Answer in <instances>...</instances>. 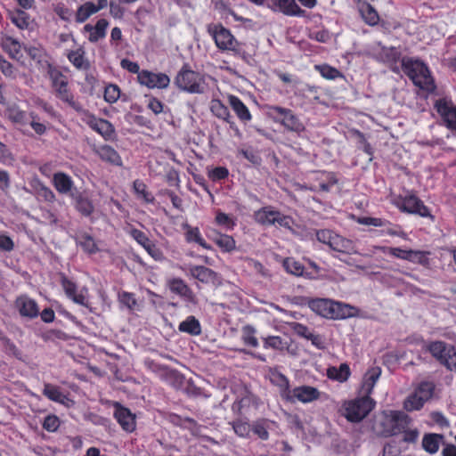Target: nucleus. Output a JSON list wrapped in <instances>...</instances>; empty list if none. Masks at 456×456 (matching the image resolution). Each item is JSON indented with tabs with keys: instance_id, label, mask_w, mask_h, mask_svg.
I'll use <instances>...</instances> for the list:
<instances>
[{
	"instance_id": "nucleus-1",
	"label": "nucleus",
	"mask_w": 456,
	"mask_h": 456,
	"mask_svg": "<svg viewBox=\"0 0 456 456\" xmlns=\"http://www.w3.org/2000/svg\"><path fill=\"white\" fill-rule=\"evenodd\" d=\"M308 306L317 314L332 320H343L358 315L359 310L349 305L328 298H314L308 301Z\"/></svg>"
},
{
	"instance_id": "nucleus-2",
	"label": "nucleus",
	"mask_w": 456,
	"mask_h": 456,
	"mask_svg": "<svg viewBox=\"0 0 456 456\" xmlns=\"http://www.w3.org/2000/svg\"><path fill=\"white\" fill-rule=\"evenodd\" d=\"M402 67L404 73L413 84L422 90L432 93L436 90L434 78L428 66L421 61L411 58H403Z\"/></svg>"
},
{
	"instance_id": "nucleus-3",
	"label": "nucleus",
	"mask_w": 456,
	"mask_h": 456,
	"mask_svg": "<svg viewBox=\"0 0 456 456\" xmlns=\"http://www.w3.org/2000/svg\"><path fill=\"white\" fill-rule=\"evenodd\" d=\"M47 74L56 96L62 102H66L76 111H83L84 110L82 105L75 101L74 95L69 88L68 77L54 66H49Z\"/></svg>"
},
{
	"instance_id": "nucleus-4",
	"label": "nucleus",
	"mask_w": 456,
	"mask_h": 456,
	"mask_svg": "<svg viewBox=\"0 0 456 456\" xmlns=\"http://www.w3.org/2000/svg\"><path fill=\"white\" fill-rule=\"evenodd\" d=\"M411 418L401 411H385L382 412L379 432L385 436H396L411 426Z\"/></svg>"
},
{
	"instance_id": "nucleus-5",
	"label": "nucleus",
	"mask_w": 456,
	"mask_h": 456,
	"mask_svg": "<svg viewBox=\"0 0 456 456\" xmlns=\"http://www.w3.org/2000/svg\"><path fill=\"white\" fill-rule=\"evenodd\" d=\"M207 31L211 36L216 47L221 51H232L237 54L241 53V44L231 31L220 23H210Z\"/></svg>"
},
{
	"instance_id": "nucleus-6",
	"label": "nucleus",
	"mask_w": 456,
	"mask_h": 456,
	"mask_svg": "<svg viewBox=\"0 0 456 456\" xmlns=\"http://www.w3.org/2000/svg\"><path fill=\"white\" fill-rule=\"evenodd\" d=\"M316 239L331 249L343 254H356L354 243L329 229L316 230Z\"/></svg>"
},
{
	"instance_id": "nucleus-7",
	"label": "nucleus",
	"mask_w": 456,
	"mask_h": 456,
	"mask_svg": "<svg viewBox=\"0 0 456 456\" xmlns=\"http://www.w3.org/2000/svg\"><path fill=\"white\" fill-rule=\"evenodd\" d=\"M423 348L449 370H456V349L453 346L444 341H432L426 343Z\"/></svg>"
},
{
	"instance_id": "nucleus-8",
	"label": "nucleus",
	"mask_w": 456,
	"mask_h": 456,
	"mask_svg": "<svg viewBox=\"0 0 456 456\" xmlns=\"http://www.w3.org/2000/svg\"><path fill=\"white\" fill-rule=\"evenodd\" d=\"M175 84L182 91L190 94H202L205 80L200 73L191 70L188 65H184L177 73Z\"/></svg>"
},
{
	"instance_id": "nucleus-9",
	"label": "nucleus",
	"mask_w": 456,
	"mask_h": 456,
	"mask_svg": "<svg viewBox=\"0 0 456 456\" xmlns=\"http://www.w3.org/2000/svg\"><path fill=\"white\" fill-rule=\"evenodd\" d=\"M374 406V400L364 395L361 398L346 403L344 415L351 422H359L370 412Z\"/></svg>"
},
{
	"instance_id": "nucleus-10",
	"label": "nucleus",
	"mask_w": 456,
	"mask_h": 456,
	"mask_svg": "<svg viewBox=\"0 0 456 456\" xmlns=\"http://www.w3.org/2000/svg\"><path fill=\"white\" fill-rule=\"evenodd\" d=\"M434 107L445 126L456 131V105L451 100L442 98L436 101Z\"/></svg>"
},
{
	"instance_id": "nucleus-11",
	"label": "nucleus",
	"mask_w": 456,
	"mask_h": 456,
	"mask_svg": "<svg viewBox=\"0 0 456 456\" xmlns=\"http://www.w3.org/2000/svg\"><path fill=\"white\" fill-rule=\"evenodd\" d=\"M188 274L207 285L217 287L221 284L220 276L212 269L203 265H189Z\"/></svg>"
},
{
	"instance_id": "nucleus-12",
	"label": "nucleus",
	"mask_w": 456,
	"mask_h": 456,
	"mask_svg": "<svg viewBox=\"0 0 456 456\" xmlns=\"http://www.w3.org/2000/svg\"><path fill=\"white\" fill-rule=\"evenodd\" d=\"M141 85L149 88L165 89L170 84V78L164 73H153L149 70H142L137 76Z\"/></svg>"
},
{
	"instance_id": "nucleus-13",
	"label": "nucleus",
	"mask_w": 456,
	"mask_h": 456,
	"mask_svg": "<svg viewBox=\"0 0 456 456\" xmlns=\"http://www.w3.org/2000/svg\"><path fill=\"white\" fill-rule=\"evenodd\" d=\"M400 208L407 213L416 214L422 217H432L429 209L414 194L406 195L403 200Z\"/></svg>"
},
{
	"instance_id": "nucleus-14",
	"label": "nucleus",
	"mask_w": 456,
	"mask_h": 456,
	"mask_svg": "<svg viewBox=\"0 0 456 456\" xmlns=\"http://www.w3.org/2000/svg\"><path fill=\"white\" fill-rule=\"evenodd\" d=\"M114 417L126 432H133L136 428L135 415L128 408L122 406L119 403H114Z\"/></svg>"
},
{
	"instance_id": "nucleus-15",
	"label": "nucleus",
	"mask_w": 456,
	"mask_h": 456,
	"mask_svg": "<svg viewBox=\"0 0 456 456\" xmlns=\"http://www.w3.org/2000/svg\"><path fill=\"white\" fill-rule=\"evenodd\" d=\"M380 249L390 256H393L396 258L408 260L412 263L423 264L426 261V254L423 251L419 250H405L400 248H380Z\"/></svg>"
},
{
	"instance_id": "nucleus-16",
	"label": "nucleus",
	"mask_w": 456,
	"mask_h": 456,
	"mask_svg": "<svg viewBox=\"0 0 456 456\" xmlns=\"http://www.w3.org/2000/svg\"><path fill=\"white\" fill-rule=\"evenodd\" d=\"M167 287L171 292L180 296L185 301L196 304V296L191 289L181 278H171L167 281Z\"/></svg>"
},
{
	"instance_id": "nucleus-17",
	"label": "nucleus",
	"mask_w": 456,
	"mask_h": 456,
	"mask_svg": "<svg viewBox=\"0 0 456 456\" xmlns=\"http://www.w3.org/2000/svg\"><path fill=\"white\" fill-rule=\"evenodd\" d=\"M15 307L23 317L33 319L39 314L37 302L27 295H21L16 298Z\"/></svg>"
},
{
	"instance_id": "nucleus-18",
	"label": "nucleus",
	"mask_w": 456,
	"mask_h": 456,
	"mask_svg": "<svg viewBox=\"0 0 456 456\" xmlns=\"http://www.w3.org/2000/svg\"><path fill=\"white\" fill-rule=\"evenodd\" d=\"M320 395L321 393L317 388L304 385L295 387L290 392L291 399L289 401L297 399L303 403H308L318 400Z\"/></svg>"
},
{
	"instance_id": "nucleus-19",
	"label": "nucleus",
	"mask_w": 456,
	"mask_h": 456,
	"mask_svg": "<svg viewBox=\"0 0 456 456\" xmlns=\"http://www.w3.org/2000/svg\"><path fill=\"white\" fill-rule=\"evenodd\" d=\"M130 234L134 240L137 241L143 248L155 259L161 256L160 250L156 245L149 239L143 232L138 229H132Z\"/></svg>"
},
{
	"instance_id": "nucleus-20",
	"label": "nucleus",
	"mask_w": 456,
	"mask_h": 456,
	"mask_svg": "<svg viewBox=\"0 0 456 456\" xmlns=\"http://www.w3.org/2000/svg\"><path fill=\"white\" fill-rule=\"evenodd\" d=\"M270 6L289 16H302L304 11L297 4L295 0H269Z\"/></svg>"
},
{
	"instance_id": "nucleus-21",
	"label": "nucleus",
	"mask_w": 456,
	"mask_h": 456,
	"mask_svg": "<svg viewBox=\"0 0 456 456\" xmlns=\"http://www.w3.org/2000/svg\"><path fill=\"white\" fill-rule=\"evenodd\" d=\"M53 184L56 191L61 194L69 195L73 191L74 183L69 175L65 173L58 172L53 175Z\"/></svg>"
},
{
	"instance_id": "nucleus-22",
	"label": "nucleus",
	"mask_w": 456,
	"mask_h": 456,
	"mask_svg": "<svg viewBox=\"0 0 456 456\" xmlns=\"http://www.w3.org/2000/svg\"><path fill=\"white\" fill-rule=\"evenodd\" d=\"M74 200L75 208L84 216H90L94 211L93 201L82 192L70 193Z\"/></svg>"
},
{
	"instance_id": "nucleus-23",
	"label": "nucleus",
	"mask_w": 456,
	"mask_h": 456,
	"mask_svg": "<svg viewBox=\"0 0 456 456\" xmlns=\"http://www.w3.org/2000/svg\"><path fill=\"white\" fill-rule=\"evenodd\" d=\"M108 26L109 22L105 19H100L94 26L86 24L84 30L89 34L88 40L96 43L105 37Z\"/></svg>"
},
{
	"instance_id": "nucleus-24",
	"label": "nucleus",
	"mask_w": 456,
	"mask_h": 456,
	"mask_svg": "<svg viewBox=\"0 0 456 456\" xmlns=\"http://www.w3.org/2000/svg\"><path fill=\"white\" fill-rule=\"evenodd\" d=\"M88 125L97 133L102 134L104 139L110 140L115 134V129L110 122L102 118H96L95 117H90Z\"/></svg>"
},
{
	"instance_id": "nucleus-25",
	"label": "nucleus",
	"mask_w": 456,
	"mask_h": 456,
	"mask_svg": "<svg viewBox=\"0 0 456 456\" xmlns=\"http://www.w3.org/2000/svg\"><path fill=\"white\" fill-rule=\"evenodd\" d=\"M61 286L66 295L75 303L84 306L87 305V299L86 296L82 293V291L80 293L77 292V285L72 281L66 277H62Z\"/></svg>"
},
{
	"instance_id": "nucleus-26",
	"label": "nucleus",
	"mask_w": 456,
	"mask_h": 456,
	"mask_svg": "<svg viewBox=\"0 0 456 456\" xmlns=\"http://www.w3.org/2000/svg\"><path fill=\"white\" fill-rule=\"evenodd\" d=\"M95 153L99 158L111 165L121 166L122 159L116 150L110 145H102L95 149Z\"/></svg>"
},
{
	"instance_id": "nucleus-27",
	"label": "nucleus",
	"mask_w": 456,
	"mask_h": 456,
	"mask_svg": "<svg viewBox=\"0 0 456 456\" xmlns=\"http://www.w3.org/2000/svg\"><path fill=\"white\" fill-rule=\"evenodd\" d=\"M381 375L379 367H372L365 373L362 385V391L364 395L370 396L372 390Z\"/></svg>"
},
{
	"instance_id": "nucleus-28",
	"label": "nucleus",
	"mask_w": 456,
	"mask_h": 456,
	"mask_svg": "<svg viewBox=\"0 0 456 456\" xmlns=\"http://www.w3.org/2000/svg\"><path fill=\"white\" fill-rule=\"evenodd\" d=\"M350 375L351 370L349 365L346 362L341 363L338 367L330 366L327 369V377L339 383L346 382Z\"/></svg>"
},
{
	"instance_id": "nucleus-29",
	"label": "nucleus",
	"mask_w": 456,
	"mask_h": 456,
	"mask_svg": "<svg viewBox=\"0 0 456 456\" xmlns=\"http://www.w3.org/2000/svg\"><path fill=\"white\" fill-rule=\"evenodd\" d=\"M24 50L28 55L39 64L42 68L49 69V66H53L47 60V55L45 49L41 46H25Z\"/></svg>"
},
{
	"instance_id": "nucleus-30",
	"label": "nucleus",
	"mask_w": 456,
	"mask_h": 456,
	"mask_svg": "<svg viewBox=\"0 0 456 456\" xmlns=\"http://www.w3.org/2000/svg\"><path fill=\"white\" fill-rule=\"evenodd\" d=\"M67 58L77 69L86 70L90 68V63L86 58V52L81 47L69 52Z\"/></svg>"
},
{
	"instance_id": "nucleus-31",
	"label": "nucleus",
	"mask_w": 456,
	"mask_h": 456,
	"mask_svg": "<svg viewBox=\"0 0 456 456\" xmlns=\"http://www.w3.org/2000/svg\"><path fill=\"white\" fill-rule=\"evenodd\" d=\"M210 238L224 252H231L236 247L234 239L230 235L214 231Z\"/></svg>"
},
{
	"instance_id": "nucleus-32",
	"label": "nucleus",
	"mask_w": 456,
	"mask_h": 456,
	"mask_svg": "<svg viewBox=\"0 0 456 456\" xmlns=\"http://www.w3.org/2000/svg\"><path fill=\"white\" fill-rule=\"evenodd\" d=\"M444 436L438 434H427L422 439L423 449L430 453L434 454L438 452L440 444L443 443Z\"/></svg>"
},
{
	"instance_id": "nucleus-33",
	"label": "nucleus",
	"mask_w": 456,
	"mask_h": 456,
	"mask_svg": "<svg viewBox=\"0 0 456 456\" xmlns=\"http://www.w3.org/2000/svg\"><path fill=\"white\" fill-rule=\"evenodd\" d=\"M359 12L364 21L370 25H377L379 20V16L377 11L369 3L362 2L359 4Z\"/></svg>"
},
{
	"instance_id": "nucleus-34",
	"label": "nucleus",
	"mask_w": 456,
	"mask_h": 456,
	"mask_svg": "<svg viewBox=\"0 0 456 456\" xmlns=\"http://www.w3.org/2000/svg\"><path fill=\"white\" fill-rule=\"evenodd\" d=\"M178 330L191 336H198L201 333V326L198 319L190 315L184 321L180 322Z\"/></svg>"
},
{
	"instance_id": "nucleus-35",
	"label": "nucleus",
	"mask_w": 456,
	"mask_h": 456,
	"mask_svg": "<svg viewBox=\"0 0 456 456\" xmlns=\"http://www.w3.org/2000/svg\"><path fill=\"white\" fill-rule=\"evenodd\" d=\"M229 103L240 120L249 121L251 119V114L248 107L240 101L239 97L230 95Z\"/></svg>"
},
{
	"instance_id": "nucleus-36",
	"label": "nucleus",
	"mask_w": 456,
	"mask_h": 456,
	"mask_svg": "<svg viewBox=\"0 0 456 456\" xmlns=\"http://www.w3.org/2000/svg\"><path fill=\"white\" fill-rule=\"evenodd\" d=\"M271 380L273 384L278 386L281 388V395L286 400H290V389H289V379L281 372L273 371L272 372Z\"/></svg>"
},
{
	"instance_id": "nucleus-37",
	"label": "nucleus",
	"mask_w": 456,
	"mask_h": 456,
	"mask_svg": "<svg viewBox=\"0 0 456 456\" xmlns=\"http://www.w3.org/2000/svg\"><path fill=\"white\" fill-rule=\"evenodd\" d=\"M281 125L288 130L295 132L297 134H300L305 131V127L304 124L300 121V119L294 114L292 110H290L289 114L287 115L283 120H281Z\"/></svg>"
},
{
	"instance_id": "nucleus-38",
	"label": "nucleus",
	"mask_w": 456,
	"mask_h": 456,
	"mask_svg": "<svg viewBox=\"0 0 456 456\" xmlns=\"http://www.w3.org/2000/svg\"><path fill=\"white\" fill-rule=\"evenodd\" d=\"M183 227L186 229L185 237L187 241L196 242L206 249L211 248V246L202 238L198 227H191L189 224H184Z\"/></svg>"
},
{
	"instance_id": "nucleus-39",
	"label": "nucleus",
	"mask_w": 456,
	"mask_h": 456,
	"mask_svg": "<svg viewBox=\"0 0 456 456\" xmlns=\"http://www.w3.org/2000/svg\"><path fill=\"white\" fill-rule=\"evenodd\" d=\"M3 49L10 55L12 59H19L20 54L21 45L20 43L11 37H7L3 41Z\"/></svg>"
},
{
	"instance_id": "nucleus-40",
	"label": "nucleus",
	"mask_w": 456,
	"mask_h": 456,
	"mask_svg": "<svg viewBox=\"0 0 456 456\" xmlns=\"http://www.w3.org/2000/svg\"><path fill=\"white\" fill-rule=\"evenodd\" d=\"M43 394L48 399L56 403H65V402L68 400V397L61 393L60 388L52 384H45L44 386Z\"/></svg>"
},
{
	"instance_id": "nucleus-41",
	"label": "nucleus",
	"mask_w": 456,
	"mask_h": 456,
	"mask_svg": "<svg viewBox=\"0 0 456 456\" xmlns=\"http://www.w3.org/2000/svg\"><path fill=\"white\" fill-rule=\"evenodd\" d=\"M97 12H99V8H96L94 4L92 2H86L78 7L76 13V21L82 23Z\"/></svg>"
},
{
	"instance_id": "nucleus-42",
	"label": "nucleus",
	"mask_w": 456,
	"mask_h": 456,
	"mask_svg": "<svg viewBox=\"0 0 456 456\" xmlns=\"http://www.w3.org/2000/svg\"><path fill=\"white\" fill-rule=\"evenodd\" d=\"M379 58L387 63L395 62L400 58V52L395 47H386L379 44Z\"/></svg>"
},
{
	"instance_id": "nucleus-43",
	"label": "nucleus",
	"mask_w": 456,
	"mask_h": 456,
	"mask_svg": "<svg viewBox=\"0 0 456 456\" xmlns=\"http://www.w3.org/2000/svg\"><path fill=\"white\" fill-rule=\"evenodd\" d=\"M211 112L218 118L229 121L230 112L228 108L218 99H213L210 102Z\"/></svg>"
},
{
	"instance_id": "nucleus-44",
	"label": "nucleus",
	"mask_w": 456,
	"mask_h": 456,
	"mask_svg": "<svg viewBox=\"0 0 456 456\" xmlns=\"http://www.w3.org/2000/svg\"><path fill=\"white\" fill-rule=\"evenodd\" d=\"M270 426L271 422L269 420L259 419L253 423L251 429L260 439L267 440L269 438L268 429L270 428Z\"/></svg>"
},
{
	"instance_id": "nucleus-45",
	"label": "nucleus",
	"mask_w": 456,
	"mask_h": 456,
	"mask_svg": "<svg viewBox=\"0 0 456 456\" xmlns=\"http://www.w3.org/2000/svg\"><path fill=\"white\" fill-rule=\"evenodd\" d=\"M290 109L283 108L277 105H270L267 106V114L268 116L276 123H280L281 125V120L289 114Z\"/></svg>"
},
{
	"instance_id": "nucleus-46",
	"label": "nucleus",
	"mask_w": 456,
	"mask_h": 456,
	"mask_svg": "<svg viewBox=\"0 0 456 456\" xmlns=\"http://www.w3.org/2000/svg\"><path fill=\"white\" fill-rule=\"evenodd\" d=\"M118 302L130 311L139 309L138 302L133 293L122 291L118 293Z\"/></svg>"
},
{
	"instance_id": "nucleus-47",
	"label": "nucleus",
	"mask_w": 456,
	"mask_h": 456,
	"mask_svg": "<svg viewBox=\"0 0 456 456\" xmlns=\"http://www.w3.org/2000/svg\"><path fill=\"white\" fill-rule=\"evenodd\" d=\"M77 243L83 248V249L89 253L93 254L98 251V248L93 237H91L87 233H83L78 236Z\"/></svg>"
},
{
	"instance_id": "nucleus-48",
	"label": "nucleus",
	"mask_w": 456,
	"mask_h": 456,
	"mask_svg": "<svg viewBox=\"0 0 456 456\" xmlns=\"http://www.w3.org/2000/svg\"><path fill=\"white\" fill-rule=\"evenodd\" d=\"M8 118L13 123L23 126L28 124L29 120V114L28 115L25 111L13 107L8 110Z\"/></svg>"
},
{
	"instance_id": "nucleus-49",
	"label": "nucleus",
	"mask_w": 456,
	"mask_h": 456,
	"mask_svg": "<svg viewBox=\"0 0 456 456\" xmlns=\"http://www.w3.org/2000/svg\"><path fill=\"white\" fill-rule=\"evenodd\" d=\"M275 216H278V212L263 208L256 213V219L262 224H274Z\"/></svg>"
},
{
	"instance_id": "nucleus-50",
	"label": "nucleus",
	"mask_w": 456,
	"mask_h": 456,
	"mask_svg": "<svg viewBox=\"0 0 456 456\" xmlns=\"http://www.w3.org/2000/svg\"><path fill=\"white\" fill-rule=\"evenodd\" d=\"M435 385L432 382L424 381L419 384L418 388L415 390L414 393L418 395L421 399H423V402H427L429 400L434 393Z\"/></svg>"
},
{
	"instance_id": "nucleus-51",
	"label": "nucleus",
	"mask_w": 456,
	"mask_h": 456,
	"mask_svg": "<svg viewBox=\"0 0 456 456\" xmlns=\"http://www.w3.org/2000/svg\"><path fill=\"white\" fill-rule=\"evenodd\" d=\"M424 403L423 399L416 395V393H413L404 401L403 408L408 411H418L423 407Z\"/></svg>"
},
{
	"instance_id": "nucleus-52",
	"label": "nucleus",
	"mask_w": 456,
	"mask_h": 456,
	"mask_svg": "<svg viewBox=\"0 0 456 456\" xmlns=\"http://www.w3.org/2000/svg\"><path fill=\"white\" fill-rule=\"evenodd\" d=\"M28 124H29L35 133L38 135H43L47 131L46 125L41 122L40 118L35 112L29 113V120Z\"/></svg>"
},
{
	"instance_id": "nucleus-53",
	"label": "nucleus",
	"mask_w": 456,
	"mask_h": 456,
	"mask_svg": "<svg viewBox=\"0 0 456 456\" xmlns=\"http://www.w3.org/2000/svg\"><path fill=\"white\" fill-rule=\"evenodd\" d=\"M264 347L274 350H283L287 347V343L279 336H269L264 338Z\"/></svg>"
},
{
	"instance_id": "nucleus-54",
	"label": "nucleus",
	"mask_w": 456,
	"mask_h": 456,
	"mask_svg": "<svg viewBox=\"0 0 456 456\" xmlns=\"http://www.w3.org/2000/svg\"><path fill=\"white\" fill-rule=\"evenodd\" d=\"M215 221L216 224L225 228L226 230H232L235 226V221L233 218L220 210L216 211Z\"/></svg>"
},
{
	"instance_id": "nucleus-55",
	"label": "nucleus",
	"mask_w": 456,
	"mask_h": 456,
	"mask_svg": "<svg viewBox=\"0 0 456 456\" xmlns=\"http://www.w3.org/2000/svg\"><path fill=\"white\" fill-rule=\"evenodd\" d=\"M256 330L252 326H245L242 330V340L246 345L251 346L252 347L258 346L257 338L255 336Z\"/></svg>"
},
{
	"instance_id": "nucleus-56",
	"label": "nucleus",
	"mask_w": 456,
	"mask_h": 456,
	"mask_svg": "<svg viewBox=\"0 0 456 456\" xmlns=\"http://www.w3.org/2000/svg\"><path fill=\"white\" fill-rule=\"evenodd\" d=\"M134 189L136 194L146 202H153L154 197L147 191L146 185L139 180L134 182Z\"/></svg>"
},
{
	"instance_id": "nucleus-57",
	"label": "nucleus",
	"mask_w": 456,
	"mask_h": 456,
	"mask_svg": "<svg viewBox=\"0 0 456 456\" xmlns=\"http://www.w3.org/2000/svg\"><path fill=\"white\" fill-rule=\"evenodd\" d=\"M120 97V90L117 85L110 84L105 87L104 100L110 103L116 102Z\"/></svg>"
},
{
	"instance_id": "nucleus-58",
	"label": "nucleus",
	"mask_w": 456,
	"mask_h": 456,
	"mask_svg": "<svg viewBox=\"0 0 456 456\" xmlns=\"http://www.w3.org/2000/svg\"><path fill=\"white\" fill-rule=\"evenodd\" d=\"M283 266L288 273L297 276L301 275L304 272V266L292 258H287L283 263Z\"/></svg>"
},
{
	"instance_id": "nucleus-59",
	"label": "nucleus",
	"mask_w": 456,
	"mask_h": 456,
	"mask_svg": "<svg viewBox=\"0 0 456 456\" xmlns=\"http://www.w3.org/2000/svg\"><path fill=\"white\" fill-rule=\"evenodd\" d=\"M321 75L327 79H336L342 77L340 71L329 65H321L316 67Z\"/></svg>"
},
{
	"instance_id": "nucleus-60",
	"label": "nucleus",
	"mask_w": 456,
	"mask_h": 456,
	"mask_svg": "<svg viewBox=\"0 0 456 456\" xmlns=\"http://www.w3.org/2000/svg\"><path fill=\"white\" fill-rule=\"evenodd\" d=\"M60 419L56 415H47L43 423V428L48 432H55L60 427Z\"/></svg>"
},
{
	"instance_id": "nucleus-61",
	"label": "nucleus",
	"mask_w": 456,
	"mask_h": 456,
	"mask_svg": "<svg viewBox=\"0 0 456 456\" xmlns=\"http://www.w3.org/2000/svg\"><path fill=\"white\" fill-rule=\"evenodd\" d=\"M12 21L19 28L24 29L28 27V15L23 11H18L12 16Z\"/></svg>"
},
{
	"instance_id": "nucleus-62",
	"label": "nucleus",
	"mask_w": 456,
	"mask_h": 456,
	"mask_svg": "<svg viewBox=\"0 0 456 456\" xmlns=\"http://www.w3.org/2000/svg\"><path fill=\"white\" fill-rule=\"evenodd\" d=\"M357 223L363 225H372L376 227H385L388 221L381 218L362 216L357 219Z\"/></svg>"
},
{
	"instance_id": "nucleus-63",
	"label": "nucleus",
	"mask_w": 456,
	"mask_h": 456,
	"mask_svg": "<svg viewBox=\"0 0 456 456\" xmlns=\"http://www.w3.org/2000/svg\"><path fill=\"white\" fill-rule=\"evenodd\" d=\"M234 432L241 437H246L250 432V425L242 420H236L232 423Z\"/></svg>"
},
{
	"instance_id": "nucleus-64",
	"label": "nucleus",
	"mask_w": 456,
	"mask_h": 456,
	"mask_svg": "<svg viewBox=\"0 0 456 456\" xmlns=\"http://www.w3.org/2000/svg\"><path fill=\"white\" fill-rule=\"evenodd\" d=\"M37 195L47 202H54L56 200L53 191L43 183L38 184Z\"/></svg>"
}]
</instances>
